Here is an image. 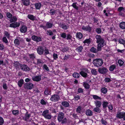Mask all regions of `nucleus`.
Masks as SVG:
<instances>
[{
    "instance_id": "nucleus-41",
    "label": "nucleus",
    "mask_w": 125,
    "mask_h": 125,
    "mask_svg": "<svg viewBox=\"0 0 125 125\" xmlns=\"http://www.w3.org/2000/svg\"><path fill=\"white\" fill-rule=\"evenodd\" d=\"M101 91L104 94L106 93L107 92L106 88L105 87H104L101 89Z\"/></svg>"
},
{
    "instance_id": "nucleus-3",
    "label": "nucleus",
    "mask_w": 125,
    "mask_h": 125,
    "mask_svg": "<svg viewBox=\"0 0 125 125\" xmlns=\"http://www.w3.org/2000/svg\"><path fill=\"white\" fill-rule=\"evenodd\" d=\"M15 64L17 65L18 66H20L21 69L23 71H28L30 70V69L27 65H20L18 62H15Z\"/></svg>"
},
{
    "instance_id": "nucleus-49",
    "label": "nucleus",
    "mask_w": 125,
    "mask_h": 125,
    "mask_svg": "<svg viewBox=\"0 0 125 125\" xmlns=\"http://www.w3.org/2000/svg\"><path fill=\"white\" fill-rule=\"evenodd\" d=\"M91 51L93 52H97V50L94 47H92L90 49Z\"/></svg>"
},
{
    "instance_id": "nucleus-29",
    "label": "nucleus",
    "mask_w": 125,
    "mask_h": 125,
    "mask_svg": "<svg viewBox=\"0 0 125 125\" xmlns=\"http://www.w3.org/2000/svg\"><path fill=\"white\" fill-rule=\"evenodd\" d=\"M108 104V103L106 101H104L103 102V108H106Z\"/></svg>"
},
{
    "instance_id": "nucleus-6",
    "label": "nucleus",
    "mask_w": 125,
    "mask_h": 125,
    "mask_svg": "<svg viewBox=\"0 0 125 125\" xmlns=\"http://www.w3.org/2000/svg\"><path fill=\"white\" fill-rule=\"evenodd\" d=\"M33 84L30 83H26L24 84V87L25 89H31L33 88Z\"/></svg>"
},
{
    "instance_id": "nucleus-39",
    "label": "nucleus",
    "mask_w": 125,
    "mask_h": 125,
    "mask_svg": "<svg viewBox=\"0 0 125 125\" xmlns=\"http://www.w3.org/2000/svg\"><path fill=\"white\" fill-rule=\"evenodd\" d=\"M92 96L93 98L95 100L101 99L100 97L96 95H92Z\"/></svg>"
},
{
    "instance_id": "nucleus-13",
    "label": "nucleus",
    "mask_w": 125,
    "mask_h": 125,
    "mask_svg": "<svg viewBox=\"0 0 125 125\" xmlns=\"http://www.w3.org/2000/svg\"><path fill=\"white\" fill-rule=\"evenodd\" d=\"M64 116L63 113L62 112L60 113L58 117V119L59 122L62 121Z\"/></svg>"
},
{
    "instance_id": "nucleus-31",
    "label": "nucleus",
    "mask_w": 125,
    "mask_h": 125,
    "mask_svg": "<svg viewBox=\"0 0 125 125\" xmlns=\"http://www.w3.org/2000/svg\"><path fill=\"white\" fill-rule=\"evenodd\" d=\"M28 56L32 60H34L35 58V56L34 54H29Z\"/></svg>"
},
{
    "instance_id": "nucleus-26",
    "label": "nucleus",
    "mask_w": 125,
    "mask_h": 125,
    "mask_svg": "<svg viewBox=\"0 0 125 125\" xmlns=\"http://www.w3.org/2000/svg\"><path fill=\"white\" fill-rule=\"evenodd\" d=\"M120 27L122 29L125 28V22H121L120 24Z\"/></svg>"
},
{
    "instance_id": "nucleus-61",
    "label": "nucleus",
    "mask_w": 125,
    "mask_h": 125,
    "mask_svg": "<svg viewBox=\"0 0 125 125\" xmlns=\"http://www.w3.org/2000/svg\"><path fill=\"white\" fill-rule=\"evenodd\" d=\"M43 68L47 71H49V70L48 68V67L46 65H44L43 66Z\"/></svg>"
},
{
    "instance_id": "nucleus-14",
    "label": "nucleus",
    "mask_w": 125,
    "mask_h": 125,
    "mask_svg": "<svg viewBox=\"0 0 125 125\" xmlns=\"http://www.w3.org/2000/svg\"><path fill=\"white\" fill-rule=\"evenodd\" d=\"M107 71L106 68H99L98 69L99 72L101 73H105L107 72Z\"/></svg>"
},
{
    "instance_id": "nucleus-35",
    "label": "nucleus",
    "mask_w": 125,
    "mask_h": 125,
    "mask_svg": "<svg viewBox=\"0 0 125 125\" xmlns=\"http://www.w3.org/2000/svg\"><path fill=\"white\" fill-rule=\"evenodd\" d=\"M83 48V47L82 46H81L78 47L76 49V50L79 52H81Z\"/></svg>"
},
{
    "instance_id": "nucleus-47",
    "label": "nucleus",
    "mask_w": 125,
    "mask_h": 125,
    "mask_svg": "<svg viewBox=\"0 0 125 125\" xmlns=\"http://www.w3.org/2000/svg\"><path fill=\"white\" fill-rule=\"evenodd\" d=\"M119 64L120 66H122L124 63V62L121 60H119L118 61Z\"/></svg>"
},
{
    "instance_id": "nucleus-7",
    "label": "nucleus",
    "mask_w": 125,
    "mask_h": 125,
    "mask_svg": "<svg viewBox=\"0 0 125 125\" xmlns=\"http://www.w3.org/2000/svg\"><path fill=\"white\" fill-rule=\"evenodd\" d=\"M23 41V39L20 38V37H18L17 39H15L14 41V43L15 45L16 46L19 45L20 42Z\"/></svg>"
},
{
    "instance_id": "nucleus-27",
    "label": "nucleus",
    "mask_w": 125,
    "mask_h": 125,
    "mask_svg": "<svg viewBox=\"0 0 125 125\" xmlns=\"http://www.w3.org/2000/svg\"><path fill=\"white\" fill-rule=\"evenodd\" d=\"M61 27L64 30H66L68 28V26L64 24H62L61 26Z\"/></svg>"
},
{
    "instance_id": "nucleus-55",
    "label": "nucleus",
    "mask_w": 125,
    "mask_h": 125,
    "mask_svg": "<svg viewBox=\"0 0 125 125\" xmlns=\"http://www.w3.org/2000/svg\"><path fill=\"white\" fill-rule=\"evenodd\" d=\"M104 81L106 82H109L111 81V79L109 78H105L104 80Z\"/></svg>"
},
{
    "instance_id": "nucleus-38",
    "label": "nucleus",
    "mask_w": 125,
    "mask_h": 125,
    "mask_svg": "<svg viewBox=\"0 0 125 125\" xmlns=\"http://www.w3.org/2000/svg\"><path fill=\"white\" fill-rule=\"evenodd\" d=\"M50 92V90L48 88H47L45 90L44 93V94L46 95H47L49 94Z\"/></svg>"
},
{
    "instance_id": "nucleus-57",
    "label": "nucleus",
    "mask_w": 125,
    "mask_h": 125,
    "mask_svg": "<svg viewBox=\"0 0 125 125\" xmlns=\"http://www.w3.org/2000/svg\"><path fill=\"white\" fill-rule=\"evenodd\" d=\"M81 107L79 106L76 109V111L78 113H80L81 110Z\"/></svg>"
},
{
    "instance_id": "nucleus-23",
    "label": "nucleus",
    "mask_w": 125,
    "mask_h": 125,
    "mask_svg": "<svg viewBox=\"0 0 125 125\" xmlns=\"http://www.w3.org/2000/svg\"><path fill=\"white\" fill-rule=\"evenodd\" d=\"M86 114L87 115L91 116L92 115V112L90 110L88 109L86 111Z\"/></svg>"
},
{
    "instance_id": "nucleus-19",
    "label": "nucleus",
    "mask_w": 125,
    "mask_h": 125,
    "mask_svg": "<svg viewBox=\"0 0 125 125\" xmlns=\"http://www.w3.org/2000/svg\"><path fill=\"white\" fill-rule=\"evenodd\" d=\"M83 85L85 88L86 89H88L90 87L89 85L87 83L85 82L83 83Z\"/></svg>"
},
{
    "instance_id": "nucleus-12",
    "label": "nucleus",
    "mask_w": 125,
    "mask_h": 125,
    "mask_svg": "<svg viewBox=\"0 0 125 125\" xmlns=\"http://www.w3.org/2000/svg\"><path fill=\"white\" fill-rule=\"evenodd\" d=\"M44 50L43 48L41 46L38 47L37 49V52L38 54L42 55L43 54Z\"/></svg>"
},
{
    "instance_id": "nucleus-59",
    "label": "nucleus",
    "mask_w": 125,
    "mask_h": 125,
    "mask_svg": "<svg viewBox=\"0 0 125 125\" xmlns=\"http://www.w3.org/2000/svg\"><path fill=\"white\" fill-rule=\"evenodd\" d=\"M2 40L3 42H5L6 43H7L8 42V41L5 37H4L3 39Z\"/></svg>"
},
{
    "instance_id": "nucleus-51",
    "label": "nucleus",
    "mask_w": 125,
    "mask_h": 125,
    "mask_svg": "<svg viewBox=\"0 0 125 125\" xmlns=\"http://www.w3.org/2000/svg\"><path fill=\"white\" fill-rule=\"evenodd\" d=\"M124 10V8L123 7H119L118 9V11L120 12H121L122 11H123Z\"/></svg>"
},
{
    "instance_id": "nucleus-50",
    "label": "nucleus",
    "mask_w": 125,
    "mask_h": 125,
    "mask_svg": "<svg viewBox=\"0 0 125 125\" xmlns=\"http://www.w3.org/2000/svg\"><path fill=\"white\" fill-rule=\"evenodd\" d=\"M101 121L102 123L104 125H106L107 122L105 120H104L103 119L101 120Z\"/></svg>"
},
{
    "instance_id": "nucleus-4",
    "label": "nucleus",
    "mask_w": 125,
    "mask_h": 125,
    "mask_svg": "<svg viewBox=\"0 0 125 125\" xmlns=\"http://www.w3.org/2000/svg\"><path fill=\"white\" fill-rule=\"evenodd\" d=\"M49 111L46 110L43 111L42 113V115L46 119H50L51 118V115L49 114Z\"/></svg>"
},
{
    "instance_id": "nucleus-15",
    "label": "nucleus",
    "mask_w": 125,
    "mask_h": 125,
    "mask_svg": "<svg viewBox=\"0 0 125 125\" xmlns=\"http://www.w3.org/2000/svg\"><path fill=\"white\" fill-rule=\"evenodd\" d=\"M27 28L25 25H22L21 27L20 30L21 32L24 33L27 30Z\"/></svg>"
},
{
    "instance_id": "nucleus-64",
    "label": "nucleus",
    "mask_w": 125,
    "mask_h": 125,
    "mask_svg": "<svg viewBox=\"0 0 125 125\" xmlns=\"http://www.w3.org/2000/svg\"><path fill=\"white\" fill-rule=\"evenodd\" d=\"M50 13L52 14H53L55 13V10L54 9H51L50 10Z\"/></svg>"
},
{
    "instance_id": "nucleus-54",
    "label": "nucleus",
    "mask_w": 125,
    "mask_h": 125,
    "mask_svg": "<svg viewBox=\"0 0 125 125\" xmlns=\"http://www.w3.org/2000/svg\"><path fill=\"white\" fill-rule=\"evenodd\" d=\"M53 58L55 60H56L58 58V55L57 54L54 53L53 55Z\"/></svg>"
},
{
    "instance_id": "nucleus-34",
    "label": "nucleus",
    "mask_w": 125,
    "mask_h": 125,
    "mask_svg": "<svg viewBox=\"0 0 125 125\" xmlns=\"http://www.w3.org/2000/svg\"><path fill=\"white\" fill-rule=\"evenodd\" d=\"M116 66L114 65H113L109 67V70L111 71H113L115 68Z\"/></svg>"
},
{
    "instance_id": "nucleus-18",
    "label": "nucleus",
    "mask_w": 125,
    "mask_h": 125,
    "mask_svg": "<svg viewBox=\"0 0 125 125\" xmlns=\"http://www.w3.org/2000/svg\"><path fill=\"white\" fill-rule=\"evenodd\" d=\"M17 18L15 16L12 17L11 18H10V23L15 22L17 21Z\"/></svg>"
},
{
    "instance_id": "nucleus-56",
    "label": "nucleus",
    "mask_w": 125,
    "mask_h": 125,
    "mask_svg": "<svg viewBox=\"0 0 125 125\" xmlns=\"http://www.w3.org/2000/svg\"><path fill=\"white\" fill-rule=\"evenodd\" d=\"M6 15L7 17L9 18L10 19L11 18L12 15V14L10 13V12H7L6 14Z\"/></svg>"
},
{
    "instance_id": "nucleus-63",
    "label": "nucleus",
    "mask_w": 125,
    "mask_h": 125,
    "mask_svg": "<svg viewBox=\"0 0 125 125\" xmlns=\"http://www.w3.org/2000/svg\"><path fill=\"white\" fill-rule=\"evenodd\" d=\"M96 31L98 34L101 33V29L99 28H97L96 29Z\"/></svg>"
},
{
    "instance_id": "nucleus-60",
    "label": "nucleus",
    "mask_w": 125,
    "mask_h": 125,
    "mask_svg": "<svg viewBox=\"0 0 125 125\" xmlns=\"http://www.w3.org/2000/svg\"><path fill=\"white\" fill-rule=\"evenodd\" d=\"M40 103L42 105H45L46 104V102L43 99H42L41 100Z\"/></svg>"
},
{
    "instance_id": "nucleus-28",
    "label": "nucleus",
    "mask_w": 125,
    "mask_h": 125,
    "mask_svg": "<svg viewBox=\"0 0 125 125\" xmlns=\"http://www.w3.org/2000/svg\"><path fill=\"white\" fill-rule=\"evenodd\" d=\"M52 26V24L50 23L49 22H47L46 25V27L48 28H51Z\"/></svg>"
},
{
    "instance_id": "nucleus-32",
    "label": "nucleus",
    "mask_w": 125,
    "mask_h": 125,
    "mask_svg": "<svg viewBox=\"0 0 125 125\" xmlns=\"http://www.w3.org/2000/svg\"><path fill=\"white\" fill-rule=\"evenodd\" d=\"M28 17L29 19L32 20H33L35 19L34 17L32 15L29 14L28 16Z\"/></svg>"
},
{
    "instance_id": "nucleus-24",
    "label": "nucleus",
    "mask_w": 125,
    "mask_h": 125,
    "mask_svg": "<svg viewBox=\"0 0 125 125\" xmlns=\"http://www.w3.org/2000/svg\"><path fill=\"white\" fill-rule=\"evenodd\" d=\"M62 104L63 106L65 107H68L69 106V103L66 101H63L62 103Z\"/></svg>"
},
{
    "instance_id": "nucleus-42",
    "label": "nucleus",
    "mask_w": 125,
    "mask_h": 125,
    "mask_svg": "<svg viewBox=\"0 0 125 125\" xmlns=\"http://www.w3.org/2000/svg\"><path fill=\"white\" fill-rule=\"evenodd\" d=\"M19 111L18 110H13L12 111L13 114L14 115H17L19 114Z\"/></svg>"
},
{
    "instance_id": "nucleus-9",
    "label": "nucleus",
    "mask_w": 125,
    "mask_h": 125,
    "mask_svg": "<svg viewBox=\"0 0 125 125\" xmlns=\"http://www.w3.org/2000/svg\"><path fill=\"white\" fill-rule=\"evenodd\" d=\"M20 25V23L18 22H14L10 24V27L13 28H16L19 27Z\"/></svg>"
},
{
    "instance_id": "nucleus-37",
    "label": "nucleus",
    "mask_w": 125,
    "mask_h": 125,
    "mask_svg": "<svg viewBox=\"0 0 125 125\" xmlns=\"http://www.w3.org/2000/svg\"><path fill=\"white\" fill-rule=\"evenodd\" d=\"M91 42L90 39H85L83 42V43H87L88 44H90Z\"/></svg>"
},
{
    "instance_id": "nucleus-16",
    "label": "nucleus",
    "mask_w": 125,
    "mask_h": 125,
    "mask_svg": "<svg viewBox=\"0 0 125 125\" xmlns=\"http://www.w3.org/2000/svg\"><path fill=\"white\" fill-rule=\"evenodd\" d=\"M82 29L84 31H90L91 30V27L89 26H83L82 27Z\"/></svg>"
},
{
    "instance_id": "nucleus-36",
    "label": "nucleus",
    "mask_w": 125,
    "mask_h": 125,
    "mask_svg": "<svg viewBox=\"0 0 125 125\" xmlns=\"http://www.w3.org/2000/svg\"><path fill=\"white\" fill-rule=\"evenodd\" d=\"M119 42L120 43L123 44L124 46H125V41L122 39H120L119 40Z\"/></svg>"
},
{
    "instance_id": "nucleus-10",
    "label": "nucleus",
    "mask_w": 125,
    "mask_h": 125,
    "mask_svg": "<svg viewBox=\"0 0 125 125\" xmlns=\"http://www.w3.org/2000/svg\"><path fill=\"white\" fill-rule=\"evenodd\" d=\"M32 80L34 81L38 82L40 81L41 79V76L40 75L33 76L32 77Z\"/></svg>"
},
{
    "instance_id": "nucleus-40",
    "label": "nucleus",
    "mask_w": 125,
    "mask_h": 125,
    "mask_svg": "<svg viewBox=\"0 0 125 125\" xmlns=\"http://www.w3.org/2000/svg\"><path fill=\"white\" fill-rule=\"evenodd\" d=\"M80 73L82 76L84 77H85L86 76L87 73L83 71L81 72Z\"/></svg>"
},
{
    "instance_id": "nucleus-48",
    "label": "nucleus",
    "mask_w": 125,
    "mask_h": 125,
    "mask_svg": "<svg viewBox=\"0 0 125 125\" xmlns=\"http://www.w3.org/2000/svg\"><path fill=\"white\" fill-rule=\"evenodd\" d=\"M83 91V89L81 88H79L77 90L78 92L79 93H82Z\"/></svg>"
},
{
    "instance_id": "nucleus-45",
    "label": "nucleus",
    "mask_w": 125,
    "mask_h": 125,
    "mask_svg": "<svg viewBox=\"0 0 125 125\" xmlns=\"http://www.w3.org/2000/svg\"><path fill=\"white\" fill-rule=\"evenodd\" d=\"M80 96L78 95H76L74 96V99L75 100H77L80 99Z\"/></svg>"
},
{
    "instance_id": "nucleus-52",
    "label": "nucleus",
    "mask_w": 125,
    "mask_h": 125,
    "mask_svg": "<svg viewBox=\"0 0 125 125\" xmlns=\"http://www.w3.org/2000/svg\"><path fill=\"white\" fill-rule=\"evenodd\" d=\"M5 35L8 38H9L10 37V33L8 32L5 31L4 32Z\"/></svg>"
},
{
    "instance_id": "nucleus-5",
    "label": "nucleus",
    "mask_w": 125,
    "mask_h": 125,
    "mask_svg": "<svg viewBox=\"0 0 125 125\" xmlns=\"http://www.w3.org/2000/svg\"><path fill=\"white\" fill-rule=\"evenodd\" d=\"M60 98L59 95L56 94H54L52 95L50 98V100L54 102H56L58 101Z\"/></svg>"
},
{
    "instance_id": "nucleus-46",
    "label": "nucleus",
    "mask_w": 125,
    "mask_h": 125,
    "mask_svg": "<svg viewBox=\"0 0 125 125\" xmlns=\"http://www.w3.org/2000/svg\"><path fill=\"white\" fill-rule=\"evenodd\" d=\"M47 33L50 35H53V32L50 30H47Z\"/></svg>"
},
{
    "instance_id": "nucleus-20",
    "label": "nucleus",
    "mask_w": 125,
    "mask_h": 125,
    "mask_svg": "<svg viewBox=\"0 0 125 125\" xmlns=\"http://www.w3.org/2000/svg\"><path fill=\"white\" fill-rule=\"evenodd\" d=\"M35 6L37 9H39L41 7L42 4L41 3H35Z\"/></svg>"
},
{
    "instance_id": "nucleus-53",
    "label": "nucleus",
    "mask_w": 125,
    "mask_h": 125,
    "mask_svg": "<svg viewBox=\"0 0 125 125\" xmlns=\"http://www.w3.org/2000/svg\"><path fill=\"white\" fill-rule=\"evenodd\" d=\"M61 37L63 38H65L66 37V34L64 33H62L60 34Z\"/></svg>"
},
{
    "instance_id": "nucleus-21",
    "label": "nucleus",
    "mask_w": 125,
    "mask_h": 125,
    "mask_svg": "<svg viewBox=\"0 0 125 125\" xmlns=\"http://www.w3.org/2000/svg\"><path fill=\"white\" fill-rule=\"evenodd\" d=\"M83 34L81 32H77L76 34V37L79 39H81L83 37Z\"/></svg>"
},
{
    "instance_id": "nucleus-22",
    "label": "nucleus",
    "mask_w": 125,
    "mask_h": 125,
    "mask_svg": "<svg viewBox=\"0 0 125 125\" xmlns=\"http://www.w3.org/2000/svg\"><path fill=\"white\" fill-rule=\"evenodd\" d=\"M95 104L96 106H98L99 107H100L101 104V102L98 101H95Z\"/></svg>"
},
{
    "instance_id": "nucleus-25",
    "label": "nucleus",
    "mask_w": 125,
    "mask_h": 125,
    "mask_svg": "<svg viewBox=\"0 0 125 125\" xmlns=\"http://www.w3.org/2000/svg\"><path fill=\"white\" fill-rule=\"evenodd\" d=\"M23 80L22 79H21L18 82V84L19 86L21 87L23 83Z\"/></svg>"
},
{
    "instance_id": "nucleus-17",
    "label": "nucleus",
    "mask_w": 125,
    "mask_h": 125,
    "mask_svg": "<svg viewBox=\"0 0 125 125\" xmlns=\"http://www.w3.org/2000/svg\"><path fill=\"white\" fill-rule=\"evenodd\" d=\"M22 4L25 6H28L30 4L29 0H21Z\"/></svg>"
},
{
    "instance_id": "nucleus-43",
    "label": "nucleus",
    "mask_w": 125,
    "mask_h": 125,
    "mask_svg": "<svg viewBox=\"0 0 125 125\" xmlns=\"http://www.w3.org/2000/svg\"><path fill=\"white\" fill-rule=\"evenodd\" d=\"M30 116V115L28 114V113H27L25 115L24 119L25 120H26L28 119Z\"/></svg>"
},
{
    "instance_id": "nucleus-2",
    "label": "nucleus",
    "mask_w": 125,
    "mask_h": 125,
    "mask_svg": "<svg viewBox=\"0 0 125 125\" xmlns=\"http://www.w3.org/2000/svg\"><path fill=\"white\" fill-rule=\"evenodd\" d=\"M93 63L95 66L99 67L102 65L103 63V62L102 59H96L93 61Z\"/></svg>"
},
{
    "instance_id": "nucleus-30",
    "label": "nucleus",
    "mask_w": 125,
    "mask_h": 125,
    "mask_svg": "<svg viewBox=\"0 0 125 125\" xmlns=\"http://www.w3.org/2000/svg\"><path fill=\"white\" fill-rule=\"evenodd\" d=\"M80 75L79 74L77 73H74L73 74V76L75 78H78L79 77Z\"/></svg>"
},
{
    "instance_id": "nucleus-44",
    "label": "nucleus",
    "mask_w": 125,
    "mask_h": 125,
    "mask_svg": "<svg viewBox=\"0 0 125 125\" xmlns=\"http://www.w3.org/2000/svg\"><path fill=\"white\" fill-rule=\"evenodd\" d=\"M91 72L92 74L94 75H96L97 74V72L96 69H93L91 71Z\"/></svg>"
},
{
    "instance_id": "nucleus-1",
    "label": "nucleus",
    "mask_w": 125,
    "mask_h": 125,
    "mask_svg": "<svg viewBox=\"0 0 125 125\" xmlns=\"http://www.w3.org/2000/svg\"><path fill=\"white\" fill-rule=\"evenodd\" d=\"M95 38L97 40V42L99 43L97 47V50L98 51H100L101 50V48L105 45V43L104 42L103 39L101 38L100 35H96Z\"/></svg>"
},
{
    "instance_id": "nucleus-11",
    "label": "nucleus",
    "mask_w": 125,
    "mask_h": 125,
    "mask_svg": "<svg viewBox=\"0 0 125 125\" xmlns=\"http://www.w3.org/2000/svg\"><path fill=\"white\" fill-rule=\"evenodd\" d=\"M124 112H118L116 114V117L118 118L121 119L123 117Z\"/></svg>"
},
{
    "instance_id": "nucleus-8",
    "label": "nucleus",
    "mask_w": 125,
    "mask_h": 125,
    "mask_svg": "<svg viewBox=\"0 0 125 125\" xmlns=\"http://www.w3.org/2000/svg\"><path fill=\"white\" fill-rule=\"evenodd\" d=\"M31 38L33 40L37 42L40 41L42 40L41 37L34 35L32 36Z\"/></svg>"
},
{
    "instance_id": "nucleus-33",
    "label": "nucleus",
    "mask_w": 125,
    "mask_h": 125,
    "mask_svg": "<svg viewBox=\"0 0 125 125\" xmlns=\"http://www.w3.org/2000/svg\"><path fill=\"white\" fill-rule=\"evenodd\" d=\"M93 110L94 112L97 113H100L101 111V110L98 107H94Z\"/></svg>"
},
{
    "instance_id": "nucleus-58",
    "label": "nucleus",
    "mask_w": 125,
    "mask_h": 125,
    "mask_svg": "<svg viewBox=\"0 0 125 125\" xmlns=\"http://www.w3.org/2000/svg\"><path fill=\"white\" fill-rule=\"evenodd\" d=\"M4 121L3 118L0 117V125H2Z\"/></svg>"
},
{
    "instance_id": "nucleus-62",
    "label": "nucleus",
    "mask_w": 125,
    "mask_h": 125,
    "mask_svg": "<svg viewBox=\"0 0 125 125\" xmlns=\"http://www.w3.org/2000/svg\"><path fill=\"white\" fill-rule=\"evenodd\" d=\"M72 5L73 7L76 10H78V7L77 6L76 3H73Z\"/></svg>"
}]
</instances>
